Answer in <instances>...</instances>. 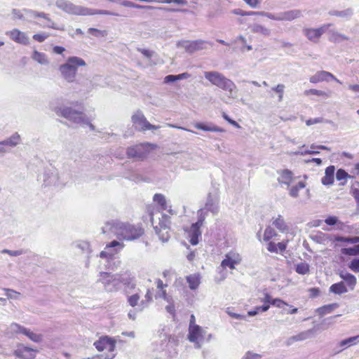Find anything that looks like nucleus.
<instances>
[{
  "label": "nucleus",
  "mask_w": 359,
  "mask_h": 359,
  "mask_svg": "<svg viewBox=\"0 0 359 359\" xmlns=\"http://www.w3.org/2000/svg\"><path fill=\"white\" fill-rule=\"evenodd\" d=\"M102 233L108 236H114L119 240L131 241L141 237L144 234V229L140 225L112 219L104 223Z\"/></svg>",
  "instance_id": "f257e3e1"
},
{
  "label": "nucleus",
  "mask_w": 359,
  "mask_h": 359,
  "mask_svg": "<svg viewBox=\"0 0 359 359\" xmlns=\"http://www.w3.org/2000/svg\"><path fill=\"white\" fill-rule=\"evenodd\" d=\"M50 108L57 116H62L74 123L86 125L90 130H95V126L91 123L90 119L82 111H77L70 107H59L55 102H51Z\"/></svg>",
  "instance_id": "f03ea898"
},
{
  "label": "nucleus",
  "mask_w": 359,
  "mask_h": 359,
  "mask_svg": "<svg viewBox=\"0 0 359 359\" xmlns=\"http://www.w3.org/2000/svg\"><path fill=\"white\" fill-rule=\"evenodd\" d=\"M86 66V62L83 59L77 56H72L68 57L64 64L59 66L58 70L62 79L71 83L76 80L78 68Z\"/></svg>",
  "instance_id": "7ed1b4c3"
},
{
  "label": "nucleus",
  "mask_w": 359,
  "mask_h": 359,
  "mask_svg": "<svg viewBox=\"0 0 359 359\" xmlns=\"http://www.w3.org/2000/svg\"><path fill=\"white\" fill-rule=\"evenodd\" d=\"M204 76L211 84L227 91L229 97H236V86L222 74L216 71L205 72Z\"/></svg>",
  "instance_id": "20e7f679"
},
{
  "label": "nucleus",
  "mask_w": 359,
  "mask_h": 359,
  "mask_svg": "<svg viewBox=\"0 0 359 359\" xmlns=\"http://www.w3.org/2000/svg\"><path fill=\"white\" fill-rule=\"evenodd\" d=\"M98 280L102 283L107 291H116L120 288L122 283V274L101 272Z\"/></svg>",
  "instance_id": "39448f33"
},
{
  "label": "nucleus",
  "mask_w": 359,
  "mask_h": 359,
  "mask_svg": "<svg viewBox=\"0 0 359 359\" xmlns=\"http://www.w3.org/2000/svg\"><path fill=\"white\" fill-rule=\"evenodd\" d=\"M56 6L69 15H85L86 7L75 5L67 0H57Z\"/></svg>",
  "instance_id": "423d86ee"
},
{
  "label": "nucleus",
  "mask_w": 359,
  "mask_h": 359,
  "mask_svg": "<svg viewBox=\"0 0 359 359\" xmlns=\"http://www.w3.org/2000/svg\"><path fill=\"white\" fill-rule=\"evenodd\" d=\"M132 122L136 129L140 131L148 130H157L159 126H154L149 123L142 111L137 110L131 117Z\"/></svg>",
  "instance_id": "0eeeda50"
},
{
  "label": "nucleus",
  "mask_w": 359,
  "mask_h": 359,
  "mask_svg": "<svg viewBox=\"0 0 359 359\" xmlns=\"http://www.w3.org/2000/svg\"><path fill=\"white\" fill-rule=\"evenodd\" d=\"M212 46V43L207 41L198 39L196 41H180L177 43L178 48H184L187 53H193L196 51L206 49L207 45Z\"/></svg>",
  "instance_id": "6e6552de"
},
{
  "label": "nucleus",
  "mask_w": 359,
  "mask_h": 359,
  "mask_svg": "<svg viewBox=\"0 0 359 359\" xmlns=\"http://www.w3.org/2000/svg\"><path fill=\"white\" fill-rule=\"evenodd\" d=\"M198 219L196 223L191 225L189 232L190 237L189 242L193 245H196L198 243V237L201 235L200 228L203 225V223L205 219V215L203 213V210H198Z\"/></svg>",
  "instance_id": "1a4fd4ad"
},
{
  "label": "nucleus",
  "mask_w": 359,
  "mask_h": 359,
  "mask_svg": "<svg viewBox=\"0 0 359 359\" xmlns=\"http://www.w3.org/2000/svg\"><path fill=\"white\" fill-rule=\"evenodd\" d=\"M150 147V144L144 143L129 147L127 149L128 156L130 158H135L138 160H142L147 156Z\"/></svg>",
  "instance_id": "9d476101"
},
{
  "label": "nucleus",
  "mask_w": 359,
  "mask_h": 359,
  "mask_svg": "<svg viewBox=\"0 0 359 359\" xmlns=\"http://www.w3.org/2000/svg\"><path fill=\"white\" fill-rule=\"evenodd\" d=\"M205 334V331L201 326H192L189 327L188 339L191 342L194 343L195 348H200Z\"/></svg>",
  "instance_id": "9b49d317"
},
{
  "label": "nucleus",
  "mask_w": 359,
  "mask_h": 359,
  "mask_svg": "<svg viewBox=\"0 0 359 359\" xmlns=\"http://www.w3.org/2000/svg\"><path fill=\"white\" fill-rule=\"evenodd\" d=\"M333 26L332 23L324 24L318 28H306L304 29V33L306 36L311 41L316 42L318 39L325 32L327 29Z\"/></svg>",
  "instance_id": "f8f14e48"
},
{
  "label": "nucleus",
  "mask_w": 359,
  "mask_h": 359,
  "mask_svg": "<svg viewBox=\"0 0 359 359\" xmlns=\"http://www.w3.org/2000/svg\"><path fill=\"white\" fill-rule=\"evenodd\" d=\"M242 261L241 256L236 251L231 250L225 255V258L222 260L221 266L226 269H234L236 265L239 264Z\"/></svg>",
  "instance_id": "ddd939ff"
},
{
  "label": "nucleus",
  "mask_w": 359,
  "mask_h": 359,
  "mask_svg": "<svg viewBox=\"0 0 359 359\" xmlns=\"http://www.w3.org/2000/svg\"><path fill=\"white\" fill-rule=\"evenodd\" d=\"M94 346L99 351L107 350L109 352H113L116 346L115 341L109 337L100 338V340L94 343Z\"/></svg>",
  "instance_id": "4468645a"
},
{
  "label": "nucleus",
  "mask_w": 359,
  "mask_h": 359,
  "mask_svg": "<svg viewBox=\"0 0 359 359\" xmlns=\"http://www.w3.org/2000/svg\"><path fill=\"white\" fill-rule=\"evenodd\" d=\"M116 248H118V250H120L124 248V244L118 241H113L110 242L107 245L104 250L100 253V257L102 258H107L114 256L118 252V250L116 249Z\"/></svg>",
  "instance_id": "2eb2a0df"
},
{
  "label": "nucleus",
  "mask_w": 359,
  "mask_h": 359,
  "mask_svg": "<svg viewBox=\"0 0 359 359\" xmlns=\"http://www.w3.org/2000/svg\"><path fill=\"white\" fill-rule=\"evenodd\" d=\"M6 34L10 37L11 40L15 43L22 45H28L29 42L27 35L18 29H13L11 31L6 32Z\"/></svg>",
  "instance_id": "dca6fc26"
},
{
  "label": "nucleus",
  "mask_w": 359,
  "mask_h": 359,
  "mask_svg": "<svg viewBox=\"0 0 359 359\" xmlns=\"http://www.w3.org/2000/svg\"><path fill=\"white\" fill-rule=\"evenodd\" d=\"M329 79H332L339 83H341L332 74L324 70L317 72L314 75L310 77L309 81L312 83H317L323 81H328Z\"/></svg>",
  "instance_id": "f3484780"
},
{
  "label": "nucleus",
  "mask_w": 359,
  "mask_h": 359,
  "mask_svg": "<svg viewBox=\"0 0 359 359\" xmlns=\"http://www.w3.org/2000/svg\"><path fill=\"white\" fill-rule=\"evenodd\" d=\"M278 182L281 185H285L287 189L293 183L295 180L293 172L287 169L280 170L278 171Z\"/></svg>",
  "instance_id": "a211bd4d"
},
{
  "label": "nucleus",
  "mask_w": 359,
  "mask_h": 359,
  "mask_svg": "<svg viewBox=\"0 0 359 359\" xmlns=\"http://www.w3.org/2000/svg\"><path fill=\"white\" fill-rule=\"evenodd\" d=\"M35 352L31 348L21 346L15 351V354L22 359H34L35 358Z\"/></svg>",
  "instance_id": "6ab92c4d"
},
{
  "label": "nucleus",
  "mask_w": 359,
  "mask_h": 359,
  "mask_svg": "<svg viewBox=\"0 0 359 359\" xmlns=\"http://www.w3.org/2000/svg\"><path fill=\"white\" fill-rule=\"evenodd\" d=\"M280 13V21H292L302 17V12L299 9L289 10Z\"/></svg>",
  "instance_id": "aec40b11"
},
{
  "label": "nucleus",
  "mask_w": 359,
  "mask_h": 359,
  "mask_svg": "<svg viewBox=\"0 0 359 359\" xmlns=\"http://www.w3.org/2000/svg\"><path fill=\"white\" fill-rule=\"evenodd\" d=\"M339 277L344 280L351 290H353L356 285L357 280L354 275L341 271L339 273Z\"/></svg>",
  "instance_id": "412c9836"
},
{
  "label": "nucleus",
  "mask_w": 359,
  "mask_h": 359,
  "mask_svg": "<svg viewBox=\"0 0 359 359\" xmlns=\"http://www.w3.org/2000/svg\"><path fill=\"white\" fill-rule=\"evenodd\" d=\"M194 127L198 130L210 132H224V130L212 123H196Z\"/></svg>",
  "instance_id": "4be33fe9"
},
{
  "label": "nucleus",
  "mask_w": 359,
  "mask_h": 359,
  "mask_svg": "<svg viewBox=\"0 0 359 359\" xmlns=\"http://www.w3.org/2000/svg\"><path fill=\"white\" fill-rule=\"evenodd\" d=\"M334 171L335 168L334 165H330L325 169V176L321 180L323 185H331L333 184Z\"/></svg>",
  "instance_id": "5701e85b"
},
{
  "label": "nucleus",
  "mask_w": 359,
  "mask_h": 359,
  "mask_svg": "<svg viewBox=\"0 0 359 359\" xmlns=\"http://www.w3.org/2000/svg\"><path fill=\"white\" fill-rule=\"evenodd\" d=\"M204 209L214 215L217 214L219 210L218 201L209 194Z\"/></svg>",
  "instance_id": "b1692460"
},
{
  "label": "nucleus",
  "mask_w": 359,
  "mask_h": 359,
  "mask_svg": "<svg viewBox=\"0 0 359 359\" xmlns=\"http://www.w3.org/2000/svg\"><path fill=\"white\" fill-rule=\"evenodd\" d=\"M328 35H329V41L334 42V43H339L342 41L348 40V38L339 32H337L336 29H327Z\"/></svg>",
  "instance_id": "393cba45"
},
{
  "label": "nucleus",
  "mask_w": 359,
  "mask_h": 359,
  "mask_svg": "<svg viewBox=\"0 0 359 359\" xmlns=\"http://www.w3.org/2000/svg\"><path fill=\"white\" fill-rule=\"evenodd\" d=\"M250 28L252 32L264 36H269L271 33L269 29L257 23L250 25Z\"/></svg>",
  "instance_id": "a878e982"
},
{
  "label": "nucleus",
  "mask_w": 359,
  "mask_h": 359,
  "mask_svg": "<svg viewBox=\"0 0 359 359\" xmlns=\"http://www.w3.org/2000/svg\"><path fill=\"white\" fill-rule=\"evenodd\" d=\"M330 292L336 294H341L346 293L348 292V289L344 283V282L341 281L334 284H332L329 289Z\"/></svg>",
  "instance_id": "bb28decb"
},
{
  "label": "nucleus",
  "mask_w": 359,
  "mask_h": 359,
  "mask_svg": "<svg viewBox=\"0 0 359 359\" xmlns=\"http://www.w3.org/2000/svg\"><path fill=\"white\" fill-rule=\"evenodd\" d=\"M272 224L280 232H287L289 231V226L281 215H278L272 222Z\"/></svg>",
  "instance_id": "cd10ccee"
},
{
  "label": "nucleus",
  "mask_w": 359,
  "mask_h": 359,
  "mask_svg": "<svg viewBox=\"0 0 359 359\" xmlns=\"http://www.w3.org/2000/svg\"><path fill=\"white\" fill-rule=\"evenodd\" d=\"M21 138L20 135L18 133H15L10 137L1 141L3 144L5 146H8L11 147H14L18 145L20 143Z\"/></svg>",
  "instance_id": "c85d7f7f"
},
{
  "label": "nucleus",
  "mask_w": 359,
  "mask_h": 359,
  "mask_svg": "<svg viewBox=\"0 0 359 359\" xmlns=\"http://www.w3.org/2000/svg\"><path fill=\"white\" fill-rule=\"evenodd\" d=\"M338 307L339 304L337 303H332L330 304L319 307L316 309V311L319 316H323L325 315L332 313L334 309H337Z\"/></svg>",
  "instance_id": "c756f323"
},
{
  "label": "nucleus",
  "mask_w": 359,
  "mask_h": 359,
  "mask_svg": "<svg viewBox=\"0 0 359 359\" xmlns=\"http://www.w3.org/2000/svg\"><path fill=\"white\" fill-rule=\"evenodd\" d=\"M353 12L351 8H347L344 11H336V10H332L328 12V14L331 16H337L344 19H349Z\"/></svg>",
  "instance_id": "7c9ffc66"
},
{
  "label": "nucleus",
  "mask_w": 359,
  "mask_h": 359,
  "mask_svg": "<svg viewBox=\"0 0 359 359\" xmlns=\"http://www.w3.org/2000/svg\"><path fill=\"white\" fill-rule=\"evenodd\" d=\"M316 332V329H310L304 332H300L299 334L293 336L289 340L290 341H304L310 337Z\"/></svg>",
  "instance_id": "2f4dec72"
},
{
  "label": "nucleus",
  "mask_w": 359,
  "mask_h": 359,
  "mask_svg": "<svg viewBox=\"0 0 359 359\" xmlns=\"http://www.w3.org/2000/svg\"><path fill=\"white\" fill-rule=\"evenodd\" d=\"M154 229L160 240H161L163 242H166L168 241L170 238V233L166 226L161 225L160 228L156 226Z\"/></svg>",
  "instance_id": "473e14b6"
},
{
  "label": "nucleus",
  "mask_w": 359,
  "mask_h": 359,
  "mask_svg": "<svg viewBox=\"0 0 359 359\" xmlns=\"http://www.w3.org/2000/svg\"><path fill=\"white\" fill-rule=\"evenodd\" d=\"M153 200L161 206V208L163 210H168L170 212L169 210L170 206L168 205L165 197L163 194H156L153 197Z\"/></svg>",
  "instance_id": "72a5a7b5"
},
{
  "label": "nucleus",
  "mask_w": 359,
  "mask_h": 359,
  "mask_svg": "<svg viewBox=\"0 0 359 359\" xmlns=\"http://www.w3.org/2000/svg\"><path fill=\"white\" fill-rule=\"evenodd\" d=\"M32 58L41 65H48L49 60L46 55L43 53L34 50L32 53Z\"/></svg>",
  "instance_id": "f704fd0d"
},
{
  "label": "nucleus",
  "mask_w": 359,
  "mask_h": 359,
  "mask_svg": "<svg viewBox=\"0 0 359 359\" xmlns=\"http://www.w3.org/2000/svg\"><path fill=\"white\" fill-rule=\"evenodd\" d=\"M187 280L189 283V287L191 290H196L201 281H200V276L198 274L194 273L187 276Z\"/></svg>",
  "instance_id": "c9c22d12"
},
{
  "label": "nucleus",
  "mask_w": 359,
  "mask_h": 359,
  "mask_svg": "<svg viewBox=\"0 0 359 359\" xmlns=\"http://www.w3.org/2000/svg\"><path fill=\"white\" fill-rule=\"evenodd\" d=\"M23 12L25 13V20L31 21L32 19H34L39 17H46L45 13L38 12L29 9H23Z\"/></svg>",
  "instance_id": "e433bc0d"
},
{
  "label": "nucleus",
  "mask_w": 359,
  "mask_h": 359,
  "mask_svg": "<svg viewBox=\"0 0 359 359\" xmlns=\"http://www.w3.org/2000/svg\"><path fill=\"white\" fill-rule=\"evenodd\" d=\"M114 15L118 16L119 15L113 13L109 11L105 10H95L86 7V11H85V15Z\"/></svg>",
  "instance_id": "4c0bfd02"
},
{
  "label": "nucleus",
  "mask_w": 359,
  "mask_h": 359,
  "mask_svg": "<svg viewBox=\"0 0 359 359\" xmlns=\"http://www.w3.org/2000/svg\"><path fill=\"white\" fill-rule=\"evenodd\" d=\"M126 285L128 288L133 289L135 287V278L130 274L124 273L122 274V283Z\"/></svg>",
  "instance_id": "58836bf2"
},
{
  "label": "nucleus",
  "mask_w": 359,
  "mask_h": 359,
  "mask_svg": "<svg viewBox=\"0 0 359 359\" xmlns=\"http://www.w3.org/2000/svg\"><path fill=\"white\" fill-rule=\"evenodd\" d=\"M306 184L305 182L301 181L299 182L297 184L289 187V194L290 196L293 198H297L299 196V191L300 189L305 188Z\"/></svg>",
  "instance_id": "ea45409f"
},
{
  "label": "nucleus",
  "mask_w": 359,
  "mask_h": 359,
  "mask_svg": "<svg viewBox=\"0 0 359 359\" xmlns=\"http://www.w3.org/2000/svg\"><path fill=\"white\" fill-rule=\"evenodd\" d=\"M45 15L46 16V17H41V18L43 19V23L39 24L41 27H47V28H52V29H54L64 30L63 28H60V27L56 26L55 22L49 18L48 14L45 13Z\"/></svg>",
  "instance_id": "a19ab883"
},
{
  "label": "nucleus",
  "mask_w": 359,
  "mask_h": 359,
  "mask_svg": "<svg viewBox=\"0 0 359 359\" xmlns=\"http://www.w3.org/2000/svg\"><path fill=\"white\" fill-rule=\"evenodd\" d=\"M304 94L306 96H308L309 95H318V96H323V97H325V98H328V97H331L332 92L331 91L325 92V91H323V90H317V89H309V90H305L304 92Z\"/></svg>",
  "instance_id": "79ce46f5"
},
{
  "label": "nucleus",
  "mask_w": 359,
  "mask_h": 359,
  "mask_svg": "<svg viewBox=\"0 0 359 359\" xmlns=\"http://www.w3.org/2000/svg\"><path fill=\"white\" fill-rule=\"evenodd\" d=\"M295 271L300 275H306L310 272V266L306 262H300L296 264Z\"/></svg>",
  "instance_id": "37998d69"
},
{
  "label": "nucleus",
  "mask_w": 359,
  "mask_h": 359,
  "mask_svg": "<svg viewBox=\"0 0 359 359\" xmlns=\"http://www.w3.org/2000/svg\"><path fill=\"white\" fill-rule=\"evenodd\" d=\"M58 177L55 173L47 174L46 175V178L44 179V182L48 186H56L57 185Z\"/></svg>",
  "instance_id": "c03bdc74"
},
{
  "label": "nucleus",
  "mask_w": 359,
  "mask_h": 359,
  "mask_svg": "<svg viewBox=\"0 0 359 359\" xmlns=\"http://www.w3.org/2000/svg\"><path fill=\"white\" fill-rule=\"evenodd\" d=\"M341 252L343 255L350 256L359 255V244L352 248H342Z\"/></svg>",
  "instance_id": "a18cd8bd"
},
{
  "label": "nucleus",
  "mask_w": 359,
  "mask_h": 359,
  "mask_svg": "<svg viewBox=\"0 0 359 359\" xmlns=\"http://www.w3.org/2000/svg\"><path fill=\"white\" fill-rule=\"evenodd\" d=\"M334 241L337 242H345L348 243H359V236L355 237H344L337 236L334 238Z\"/></svg>",
  "instance_id": "49530a36"
},
{
  "label": "nucleus",
  "mask_w": 359,
  "mask_h": 359,
  "mask_svg": "<svg viewBox=\"0 0 359 359\" xmlns=\"http://www.w3.org/2000/svg\"><path fill=\"white\" fill-rule=\"evenodd\" d=\"M6 296L8 299L18 300L20 298L21 294L13 289L4 288Z\"/></svg>",
  "instance_id": "de8ad7c7"
},
{
  "label": "nucleus",
  "mask_w": 359,
  "mask_h": 359,
  "mask_svg": "<svg viewBox=\"0 0 359 359\" xmlns=\"http://www.w3.org/2000/svg\"><path fill=\"white\" fill-rule=\"evenodd\" d=\"M152 300V294L150 290H147L146 294L144 295V299L142 300L139 304V309L140 311L148 306L149 302Z\"/></svg>",
  "instance_id": "09e8293b"
},
{
  "label": "nucleus",
  "mask_w": 359,
  "mask_h": 359,
  "mask_svg": "<svg viewBox=\"0 0 359 359\" xmlns=\"http://www.w3.org/2000/svg\"><path fill=\"white\" fill-rule=\"evenodd\" d=\"M75 247L80 249L83 253H90V243L86 241H78L75 243Z\"/></svg>",
  "instance_id": "8fccbe9b"
},
{
  "label": "nucleus",
  "mask_w": 359,
  "mask_h": 359,
  "mask_svg": "<svg viewBox=\"0 0 359 359\" xmlns=\"http://www.w3.org/2000/svg\"><path fill=\"white\" fill-rule=\"evenodd\" d=\"M25 327L21 326L20 325L13 323L10 325L8 327V330L12 334L22 333L24 334L25 331Z\"/></svg>",
  "instance_id": "3c124183"
},
{
  "label": "nucleus",
  "mask_w": 359,
  "mask_h": 359,
  "mask_svg": "<svg viewBox=\"0 0 359 359\" xmlns=\"http://www.w3.org/2000/svg\"><path fill=\"white\" fill-rule=\"evenodd\" d=\"M23 334L28 337L29 339H30L32 341H33L34 342H39L42 340L41 334H39L34 333L33 332H31L29 330H28L27 328L25 329V331Z\"/></svg>",
  "instance_id": "603ef678"
},
{
  "label": "nucleus",
  "mask_w": 359,
  "mask_h": 359,
  "mask_svg": "<svg viewBox=\"0 0 359 359\" xmlns=\"http://www.w3.org/2000/svg\"><path fill=\"white\" fill-rule=\"evenodd\" d=\"M88 33L93 35L94 36H95L97 38L105 37L108 34L107 31H106V30H101V29H98L96 28H92V27L89 28L88 29Z\"/></svg>",
  "instance_id": "864d4df0"
},
{
  "label": "nucleus",
  "mask_w": 359,
  "mask_h": 359,
  "mask_svg": "<svg viewBox=\"0 0 359 359\" xmlns=\"http://www.w3.org/2000/svg\"><path fill=\"white\" fill-rule=\"evenodd\" d=\"M256 15L264 16L271 20H278V21H280V19H281L280 13L274 14V13H267V12H264V11H260V12L256 11Z\"/></svg>",
  "instance_id": "5fc2aeb1"
},
{
  "label": "nucleus",
  "mask_w": 359,
  "mask_h": 359,
  "mask_svg": "<svg viewBox=\"0 0 359 359\" xmlns=\"http://www.w3.org/2000/svg\"><path fill=\"white\" fill-rule=\"evenodd\" d=\"M270 306L269 304H264L261 306H257L254 310L249 311L248 315L249 316H254L260 312H266L269 310Z\"/></svg>",
  "instance_id": "6e6d98bb"
},
{
  "label": "nucleus",
  "mask_w": 359,
  "mask_h": 359,
  "mask_svg": "<svg viewBox=\"0 0 359 359\" xmlns=\"http://www.w3.org/2000/svg\"><path fill=\"white\" fill-rule=\"evenodd\" d=\"M276 235H277L276 232L272 227L267 226L264 231V240L266 241H268L270 239H271L273 237L276 236Z\"/></svg>",
  "instance_id": "4d7b16f0"
},
{
  "label": "nucleus",
  "mask_w": 359,
  "mask_h": 359,
  "mask_svg": "<svg viewBox=\"0 0 359 359\" xmlns=\"http://www.w3.org/2000/svg\"><path fill=\"white\" fill-rule=\"evenodd\" d=\"M348 267L354 273H359V258L352 259L348 264Z\"/></svg>",
  "instance_id": "13d9d810"
},
{
  "label": "nucleus",
  "mask_w": 359,
  "mask_h": 359,
  "mask_svg": "<svg viewBox=\"0 0 359 359\" xmlns=\"http://www.w3.org/2000/svg\"><path fill=\"white\" fill-rule=\"evenodd\" d=\"M140 294L139 293H135L131 296H129L128 297V304L134 307L135 306H138V302L140 300Z\"/></svg>",
  "instance_id": "bf43d9fd"
},
{
  "label": "nucleus",
  "mask_w": 359,
  "mask_h": 359,
  "mask_svg": "<svg viewBox=\"0 0 359 359\" xmlns=\"http://www.w3.org/2000/svg\"><path fill=\"white\" fill-rule=\"evenodd\" d=\"M12 15L13 19H19L22 20H25V13L23 12V10L13 9Z\"/></svg>",
  "instance_id": "052dcab7"
},
{
  "label": "nucleus",
  "mask_w": 359,
  "mask_h": 359,
  "mask_svg": "<svg viewBox=\"0 0 359 359\" xmlns=\"http://www.w3.org/2000/svg\"><path fill=\"white\" fill-rule=\"evenodd\" d=\"M348 177H351V176L343 169H339L336 173V178L337 180L340 181L342 180H346Z\"/></svg>",
  "instance_id": "680f3d73"
},
{
  "label": "nucleus",
  "mask_w": 359,
  "mask_h": 359,
  "mask_svg": "<svg viewBox=\"0 0 359 359\" xmlns=\"http://www.w3.org/2000/svg\"><path fill=\"white\" fill-rule=\"evenodd\" d=\"M1 253L3 254H8L13 257H17L20 256L25 253L23 250H10L8 249H4L1 251Z\"/></svg>",
  "instance_id": "e2e57ef3"
},
{
  "label": "nucleus",
  "mask_w": 359,
  "mask_h": 359,
  "mask_svg": "<svg viewBox=\"0 0 359 359\" xmlns=\"http://www.w3.org/2000/svg\"><path fill=\"white\" fill-rule=\"evenodd\" d=\"M323 122L328 123L330 121H327V120L325 121L323 119V118L318 117V118L308 119L306 121V126H311V125H313V124L320 123H323Z\"/></svg>",
  "instance_id": "0e129e2a"
},
{
  "label": "nucleus",
  "mask_w": 359,
  "mask_h": 359,
  "mask_svg": "<svg viewBox=\"0 0 359 359\" xmlns=\"http://www.w3.org/2000/svg\"><path fill=\"white\" fill-rule=\"evenodd\" d=\"M271 305L275 306L280 309H283L285 306H289V304L280 299L276 298L271 301Z\"/></svg>",
  "instance_id": "69168bd1"
},
{
  "label": "nucleus",
  "mask_w": 359,
  "mask_h": 359,
  "mask_svg": "<svg viewBox=\"0 0 359 359\" xmlns=\"http://www.w3.org/2000/svg\"><path fill=\"white\" fill-rule=\"evenodd\" d=\"M49 36V34H47L46 33H39L35 34L33 36V39L39 42H43Z\"/></svg>",
  "instance_id": "338daca9"
},
{
  "label": "nucleus",
  "mask_w": 359,
  "mask_h": 359,
  "mask_svg": "<svg viewBox=\"0 0 359 359\" xmlns=\"http://www.w3.org/2000/svg\"><path fill=\"white\" fill-rule=\"evenodd\" d=\"M260 355L251 351H248L241 359H260Z\"/></svg>",
  "instance_id": "774afa93"
}]
</instances>
